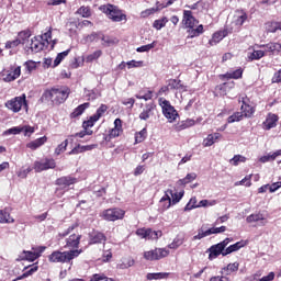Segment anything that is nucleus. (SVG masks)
Listing matches in <instances>:
<instances>
[{"instance_id": "nucleus-1", "label": "nucleus", "mask_w": 281, "mask_h": 281, "mask_svg": "<svg viewBox=\"0 0 281 281\" xmlns=\"http://www.w3.org/2000/svg\"><path fill=\"white\" fill-rule=\"evenodd\" d=\"M80 254H82V249H72L68 251L55 250L48 256V261L65 265L71 262L75 258H78Z\"/></svg>"}, {"instance_id": "nucleus-2", "label": "nucleus", "mask_w": 281, "mask_h": 281, "mask_svg": "<svg viewBox=\"0 0 281 281\" xmlns=\"http://www.w3.org/2000/svg\"><path fill=\"white\" fill-rule=\"evenodd\" d=\"M68 98L69 89L67 88L46 90L42 95V100H45V102H53V104H63Z\"/></svg>"}, {"instance_id": "nucleus-3", "label": "nucleus", "mask_w": 281, "mask_h": 281, "mask_svg": "<svg viewBox=\"0 0 281 281\" xmlns=\"http://www.w3.org/2000/svg\"><path fill=\"white\" fill-rule=\"evenodd\" d=\"M7 109L9 111H12L13 113H19L21 109H25L27 111V100H25V94H22L21 97H15L5 103Z\"/></svg>"}, {"instance_id": "nucleus-4", "label": "nucleus", "mask_w": 281, "mask_h": 281, "mask_svg": "<svg viewBox=\"0 0 281 281\" xmlns=\"http://www.w3.org/2000/svg\"><path fill=\"white\" fill-rule=\"evenodd\" d=\"M159 105L162 109V113H164L165 117L168 119L169 122H175V120H177V117H179V113H177V110H175V106H172V104H170V101H168L164 98H160Z\"/></svg>"}, {"instance_id": "nucleus-5", "label": "nucleus", "mask_w": 281, "mask_h": 281, "mask_svg": "<svg viewBox=\"0 0 281 281\" xmlns=\"http://www.w3.org/2000/svg\"><path fill=\"white\" fill-rule=\"evenodd\" d=\"M102 10L109 16V19L114 21V23L126 21V14L122 13L115 5L108 4L104 5Z\"/></svg>"}, {"instance_id": "nucleus-6", "label": "nucleus", "mask_w": 281, "mask_h": 281, "mask_svg": "<svg viewBox=\"0 0 281 281\" xmlns=\"http://www.w3.org/2000/svg\"><path fill=\"white\" fill-rule=\"evenodd\" d=\"M125 214H126V211L122 209H108L101 213V217L103 218V221L115 222V221H122Z\"/></svg>"}, {"instance_id": "nucleus-7", "label": "nucleus", "mask_w": 281, "mask_h": 281, "mask_svg": "<svg viewBox=\"0 0 281 281\" xmlns=\"http://www.w3.org/2000/svg\"><path fill=\"white\" fill-rule=\"evenodd\" d=\"M229 243H232L231 238H226L224 239L222 243L212 246L209 251V260H214V258H218V256L223 255V256H227L225 255V247H227L229 245Z\"/></svg>"}, {"instance_id": "nucleus-8", "label": "nucleus", "mask_w": 281, "mask_h": 281, "mask_svg": "<svg viewBox=\"0 0 281 281\" xmlns=\"http://www.w3.org/2000/svg\"><path fill=\"white\" fill-rule=\"evenodd\" d=\"M170 256V250L165 248H156L154 250H148L144 252L145 260H161V258H168Z\"/></svg>"}, {"instance_id": "nucleus-9", "label": "nucleus", "mask_w": 281, "mask_h": 281, "mask_svg": "<svg viewBox=\"0 0 281 281\" xmlns=\"http://www.w3.org/2000/svg\"><path fill=\"white\" fill-rule=\"evenodd\" d=\"M54 168H56V160H54V158L36 160L33 165V170H35V172H43L45 170H52Z\"/></svg>"}, {"instance_id": "nucleus-10", "label": "nucleus", "mask_w": 281, "mask_h": 281, "mask_svg": "<svg viewBox=\"0 0 281 281\" xmlns=\"http://www.w3.org/2000/svg\"><path fill=\"white\" fill-rule=\"evenodd\" d=\"M45 249H46L45 246H41L37 248H32V250H30V251L24 250L20 255V260H27L29 262H34V260H37V258H41V254H43V251H45Z\"/></svg>"}, {"instance_id": "nucleus-11", "label": "nucleus", "mask_w": 281, "mask_h": 281, "mask_svg": "<svg viewBox=\"0 0 281 281\" xmlns=\"http://www.w3.org/2000/svg\"><path fill=\"white\" fill-rule=\"evenodd\" d=\"M136 234L140 237V238H146L147 240H157V238H161V232H155L150 228L146 229V228H138L136 231Z\"/></svg>"}, {"instance_id": "nucleus-12", "label": "nucleus", "mask_w": 281, "mask_h": 281, "mask_svg": "<svg viewBox=\"0 0 281 281\" xmlns=\"http://www.w3.org/2000/svg\"><path fill=\"white\" fill-rule=\"evenodd\" d=\"M247 19H248V15H247V12H245V10H237L233 15L232 23L238 30L243 27V25H245V21H247Z\"/></svg>"}, {"instance_id": "nucleus-13", "label": "nucleus", "mask_w": 281, "mask_h": 281, "mask_svg": "<svg viewBox=\"0 0 281 281\" xmlns=\"http://www.w3.org/2000/svg\"><path fill=\"white\" fill-rule=\"evenodd\" d=\"M182 23L187 29H192V27H196V25H199V20H196V18H194V15L192 14V11L184 10Z\"/></svg>"}, {"instance_id": "nucleus-14", "label": "nucleus", "mask_w": 281, "mask_h": 281, "mask_svg": "<svg viewBox=\"0 0 281 281\" xmlns=\"http://www.w3.org/2000/svg\"><path fill=\"white\" fill-rule=\"evenodd\" d=\"M45 43H43L41 41V37H33L31 38V41L29 42V46L26 47V49H30L33 54H38V52H43V49L45 48Z\"/></svg>"}, {"instance_id": "nucleus-15", "label": "nucleus", "mask_w": 281, "mask_h": 281, "mask_svg": "<svg viewBox=\"0 0 281 281\" xmlns=\"http://www.w3.org/2000/svg\"><path fill=\"white\" fill-rule=\"evenodd\" d=\"M80 238H82V235L71 234L66 239V245L64 246L65 249H78V247L80 246Z\"/></svg>"}, {"instance_id": "nucleus-16", "label": "nucleus", "mask_w": 281, "mask_h": 281, "mask_svg": "<svg viewBox=\"0 0 281 281\" xmlns=\"http://www.w3.org/2000/svg\"><path fill=\"white\" fill-rule=\"evenodd\" d=\"M278 115L273 113H269L266 121L263 122V128L266 131H271V128H276L278 126Z\"/></svg>"}, {"instance_id": "nucleus-17", "label": "nucleus", "mask_w": 281, "mask_h": 281, "mask_svg": "<svg viewBox=\"0 0 281 281\" xmlns=\"http://www.w3.org/2000/svg\"><path fill=\"white\" fill-rule=\"evenodd\" d=\"M227 36V31H218L213 34L212 38L209 41V45L214 47V45H218Z\"/></svg>"}, {"instance_id": "nucleus-18", "label": "nucleus", "mask_w": 281, "mask_h": 281, "mask_svg": "<svg viewBox=\"0 0 281 281\" xmlns=\"http://www.w3.org/2000/svg\"><path fill=\"white\" fill-rule=\"evenodd\" d=\"M172 189H168L165 191V195L160 199L159 203H166L162 205L164 210H170V206L172 205Z\"/></svg>"}, {"instance_id": "nucleus-19", "label": "nucleus", "mask_w": 281, "mask_h": 281, "mask_svg": "<svg viewBox=\"0 0 281 281\" xmlns=\"http://www.w3.org/2000/svg\"><path fill=\"white\" fill-rule=\"evenodd\" d=\"M100 243H106V236L100 232H92L90 234V245H98Z\"/></svg>"}, {"instance_id": "nucleus-20", "label": "nucleus", "mask_w": 281, "mask_h": 281, "mask_svg": "<svg viewBox=\"0 0 281 281\" xmlns=\"http://www.w3.org/2000/svg\"><path fill=\"white\" fill-rule=\"evenodd\" d=\"M77 180L74 177H61L59 179L56 180V184L60 186V188H69V186H74V183H76Z\"/></svg>"}, {"instance_id": "nucleus-21", "label": "nucleus", "mask_w": 281, "mask_h": 281, "mask_svg": "<svg viewBox=\"0 0 281 281\" xmlns=\"http://www.w3.org/2000/svg\"><path fill=\"white\" fill-rule=\"evenodd\" d=\"M221 137H222L221 133L209 134L203 140V146L205 147L214 146V144H216V142H218Z\"/></svg>"}, {"instance_id": "nucleus-22", "label": "nucleus", "mask_w": 281, "mask_h": 281, "mask_svg": "<svg viewBox=\"0 0 281 281\" xmlns=\"http://www.w3.org/2000/svg\"><path fill=\"white\" fill-rule=\"evenodd\" d=\"M93 148H98V145H77L68 155H80V153H87L89 150H93Z\"/></svg>"}, {"instance_id": "nucleus-23", "label": "nucleus", "mask_w": 281, "mask_h": 281, "mask_svg": "<svg viewBox=\"0 0 281 281\" xmlns=\"http://www.w3.org/2000/svg\"><path fill=\"white\" fill-rule=\"evenodd\" d=\"M245 246H247V241H237L236 244H233L225 249L224 256H229V254H234V251H238L239 249H243V247Z\"/></svg>"}, {"instance_id": "nucleus-24", "label": "nucleus", "mask_w": 281, "mask_h": 281, "mask_svg": "<svg viewBox=\"0 0 281 281\" xmlns=\"http://www.w3.org/2000/svg\"><path fill=\"white\" fill-rule=\"evenodd\" d=\"M122 133H123V130H122V120L116 119V120L114 121V128H112V130L110 131V137H113V138L120 137V136L122 135Z\"/></svg>"}, {"instance_id": "nucleus-25", "label": "nucleus", "mask_w": 281, "mask_h": 281, "mask_svg": "<svg viewBox=\"0 0 281 281\" xmlns=\"http://www.w3.org/2000/svg\"><path fill=\"white\" fill-rule=\"evenodd\" d=\"M32 34L30 31H22L18 34V41H20V45H24L25 47H30V37Z\"/></svg>"}, {"instance_id": "nucleus-26", "label": "nucleus", "mask_w": 281, "mask_h": 281, "mask_svg": "<svg viewBox=\"0 0 281 281\" xmlns=\"http://www.w3.org/2000/svg\"><path fill=\"white\" fill-rule=\"evenodd\" d=\"M247 223H258L261 222L260 225H267V218H265V215H262V213H255L249 215L246 218Z\"/></svg>"}, {"instance_id": "nucleus-27", "label": "nucleus", "mask_w": 281, "mask_h": 281, "mask_svg": "<svg viewBox=\"0 0 281 281\" xmlns=\"http://www.w3.org/2000/svg\"><path fill=\"white\" fill-rule=\"evenodd\" d=\"M243 104L240 106L241 109V114L245 117H251V115H254V113H256V110H254V106L247 104V100L243 99Z\"/></svg>"}, {"instance_id": "nucleus-28", "label": "nucleus", "mask_w": 281, "mask_h": 281, "mask_svg": "<svg viewBox=\"0 0 281 281\" xmlns=\"http://www.w3.org/2000/svg\"><path fill=\"white\" fill-rule=\"evenodd\" d=\"M47 142V137L43 136L35 140H32L26 144V148H30L31 150H36V148H41L45 143Z\"/></svg>"}, {"instance_id": "nucleus-29", "label": "nucleus", "mask_w": 281, "mask_h": 281, "mask_svg": "<svg viewBox=\"0 0 281 281\" xmlns=\"http://www.w3.org/2000/svg\"><path fill=\"white\" fill-rule=\"evenodd\" d=\"M266 32L270 34H276V32H281V21H271L266 23Z\"/></svg>"}, {"instance_id": "nucleus-30", "label": "nucleus", "mask_w": 281, "mask_h": 281, "mask_svg": "<svg viewBox=\"0 0 281 281\" xmlns=\"http://www.w3.org/2000/svg\"><path fill=\"white\" fill-rule=\"evenodd\" d=\"M21 76V66H18L15 68H12V71H10L5 77L4 81L5 82H12L16 80Z\"/></svg>"}, {"instance_id": "nucleus-31", "label": "nucleus", "mask_w": 281, "mask_h": 281, "mask_svg": "<svg viewBox=\"0 0 281 281\" xmlns=\"http://www.w3.org/2000/svg\"><path fill=\"white\" fill-rule=\"evenodd\" d=\"M153 111H155V106L153 104H147L143 112L139 114V120H150L153 117Z\"/></svg>"}, {"instance_id": "nucleus-32", "label": "nucleus", "mask_w": 281, "mask_h": 281, "mask_svg": "<svg viewBox=\"0 0 281 281\" xmlns=\"http://www.w3.org/2000/svg\"><path fill=\"white\" fill-rule=\"evenodd\" d=\"M101 56H102V50L97 49L88 54L86 57H83V63H95V60H98Z\"/></svg>"}, {"instance_id": "nucleus-33", "label": "nucleus", "mask_w": 281, "mask_h": 281, "mask_svg": "<svg viewBox=\"0 0 281 281\" xmlns=\"http://www.w3.org/2000/svg\"><path fill=\"white\" fill-rule=\"evenodd\" d=\"M0 223H14V218L10 216V209L0 210Z\"/></svg>"}, {"instance_id": "nucleus-34", "label": "nucleus", "mask_w": 281, "mask_h": 281, "mask_svg": "<svg viewBox=\"0 0 281 281\" xmlns=\"http://www.w3.org/2000/svg\"><path fill=\"white\" fill-rule=\"evenodd\" d=\"M203 34V24L198 25L195 29L188 30V38H196V36H201Z\"/></svg>"}, {"instance_id": "nucleus-35", "label": "nucleus", "mask_w": 281, "mask_h": 281, "mask_svg": "<svg viewBox=\"0 0 281 281\" xmlns=\"http://www.w3.org/2000/svg\"><path fill=\"white\" fill-rule=\"evenodd\" d=\"M90 104L89 103H83L80 104L79 106H77L74 112L70 114V117H80V115H82L85 113V111H87V109H89Z\"/></svg>"}, {"instance_id": "nucleus-36", "label": "nucleus", "mask_w": 281, "mask_h": 281, "mask_svg": "<svg viewBox=\"0 0 281 281\" xmlns=\"http://www.w3.org/2000/svg\"><path fill=\"white\" fill-rule=\"evenodd\" d=\"M265 47H266V52H270V54L278 55L281 53L280 43H269Z\"/></svg>"}, {"instance_id": "nucleus-37", "label": "nucleus", "mask_w": 281, "mask_h": 281, "mask_svg": "<svg viewBox=\"0 0 281 281\" xmlns=\"http://www.w3.org/2000/svg\"><path fill=\"white\" fill-rule=\"evenodd\" d=\"M220 78H227L229 80L235 79L238 80V78H243V69H237L233 72H227L225 75H221Z\"/></svg>"}, {"instance_id": "nucleus-38", "label": "nucleus", "mask_w": 281, "mask_h": 281, "mask_svg": "<svg viewBox=\"0 0 281 281\" xmlns=\"http://www.w3.org/2000/svg\"><path fill=\"white\" fill-rule=\"evenodd\" d=\"M159 10H164V7L156 5V8L146 9L140 12V19H148V16L159 12Z\"/></svg>"}, {"instance_id": "nucleus-39", "label": "nucleus", "mask_w": 281, "mask_h": 281, "mask_svg": "<svg viewBox=\"0 0 281 281\" xmlns=\"http://www.w3.org/2000/svg\"><path fill=\"white\" fill-rule=\"evenodd\" d=\"M196 179V173L191 172L188 173L183 179L178 180V186H188V183H192Z\"/></svg>"}, {"instance_id": "nucleus-40", "label": "nucleus", "mask_w": 281, "mask_h": 281, "mask_svg": "<svg viewBox=\"0 0 281 281\" xmlns=\"http://www.w3.org/2000/svg\"><path fill=\"white\" fill-rule=\"evenodd\" d=\"M238 267H240V263L234 262V263H228L227 267L223 268L221 273H225L226 276H229V273H235V271H238Z\"/></svg>"}, {"instance_id": "nucleus-41", "label": "nucleus", "mask_w": 281, "mask_h": 281, "mask_svg": "<svg viewBox=\"0 0 281 281\" xmlns=\"http://www.w3.org/2000/svg\"><path fill=\"white\" fill-rule=\"evenodd\" d=\"M168 272H155V273H147V280H164L168 278Z\"/></svg>"}, {"instance_id": "nucleus-42", "label": "nucleus", "mask_w": 281, "mask_h": 281, "mask_svg": "<svg viewBox=\"0 0 281 281\" xmlns=\"http://www.w3.org/2000/svg\"><path fill=\"white\" fill-rule=\"evenodd\" d=\"M227 87H234V82L227 83H221L218 86H216L215 91H217L220 93V95H226L227 94Z\"/></svg>"}, {"instance_id": "nucleus-43", "label": "nucleus", "mask_w": 281, "mask_h": 281, "mask_svg": "<svg viewBox=\"0 0 281 281\" xmlns=\"http://www.w3.org/2000/svg\"><path fill=\"white\" fill-rule=\"evenodd\" d=\"M108 110L109 106H106L105 104H101L100 108L97 110V113L92 115V120L94 122H98V120H100L101 116L104 115V113H106Z\"/></svg>"}, {"instance_id": "nucleus-44", "label": "nucleus", "mask_w": 281, "mask_h": 281, "mask_svg": "<svg viewBox=\"0 0 281 281\" xmlns=\"http://www.w3.org/2000/svg\"><path fill=\"white\" fill-rule=\"evenodd\" d=\"M183 194H186V191H183V190H181L179 192L172 191V194H171L172 205H177V203H179V201H181L183 199Z\"/></svg>"}, {"instance_id": "nucleus-45", "label": "nucleus", "mask_w": 281, "mask_h": 281, "mask_svg": "<svg viewBox=\"0 0 281 281\" xmlns=\"http://www.w3.org/2000/svg\"><path fill=\"white\" fill-rule=\"evenodd\" d=\"M196 209H199V203L196 201V196H193L184 206V212H190L191 210H196Z\"/></svg>"}, {"instance_id": "nucleus-46", "label": "nucleus", "mask_w": 281, "mask_h": 281, "mask_svg": "<svg viewBox=\"0 0 281 281\" xmlns=\"http://www.w3.org/2000/svg\"><path fill=\"white\" fill-rule=\"evenodd\" d=\"M247 161V158L243 155H235L231 160L229 164L232 166H238V164H245Z\"/></svg>"}, {"instance_id": "nucleus-47", "label": "nucleus", "mask_w": 281, "mask_h": 281, "mask_svg": "<svg viewBox=\"0 0 281 281\" xmlns=\"http://www.w3.org/2000/svg\"><path fill=\"white\" fill-rule=\"evenodd\" d=\"M135 265V259L134 258H124L122 262L120 263V269H128Z\"/></svg>"}, {"instance_id": "nucleus-48", "label": "nucleus", "mask_w": 281, "mask_h": 281, "mask_svg": "<svg viewBox=\"0 0 281 281\" xmlns=\"http://www.w3.org/2000/svg\"><path fill=\"white\" fill-rule=\"evenodd\" d=\"M167 23H168V18H161L159 20H156L153 23V27H155V30H161L162 27H166Z\"/></svg>"}, {"instance_id": "nucleus-49", "label": "nucleus", "mask_w": 281, "mask_h": 281, "mask_svg": "<svg viewBox=\"0 0 281 281\" xmlns=\"http://www.w3.org/2000/svg\"><path fill=\"white\" fill-rule=\"evenodd\" d=\"M218 203L216 200H201L198 203V207H214Z\"/></svg>"}, {"instance_id": "nucleus-50", "label": "nucleus", "mask_w": 281, "mask_h": 281, "mask_svg": "<svg viewBox=\"0 0 281 281\" xmlns=\"http://www.w3.org/2000/svg\"><path fill=\"white\" fill-rule=\"evenodd\" d=\"M20 133H23L22 126H15V127H11V128L4 131L3 135L4 136H8V135H20Z\"/></svg>"}, {"instance_id": "nucleus-51", "label": "nucleus", "mask_w": 281, "mask_h": 281, "mask_svg": "<svg viewBox=\"0 0 281 281\" xmlns=\"http://www.w3.org/2000/svg\"><path fill=\"white\" fill-rule=\"evenodd\" d=\"M66 56H69V50L59 53L54 60L53 67H58V65H60V63H63V60L66 58Z\"/></svg>"}, {"instance_id": "nucleus-52", "label": "nucleus", "mask_w": 281, "mask_h": 281, "mask_svg": "<svg viewBox=\"0 0 281 281\" xmlns=\"http://www.w3.org/2000/svg\"><path fill=\"white\" fill-rule=\"evenodd\" d=\"M183 245V237L177 236L171 244H169V249H179Z\"/></svg>"}, {"instance_id": "nucleus-53", "label": "nucleus", "mask_w": 281, "mask_h": 281, "mask_svg": "<svg viewBox=\"0 0 281 281\" xmlns=\"http://www.w3.org/2000/svg\"><path fill=\"white\" fill-rule=\"evenodd\" d=\"M146 128H143L140 132H137L135 134V144H142V142H144V139H146Z\"/></svg>"}, {"instance_id": "nucleus-54", "label": "nucleus", "mask_w": 281, "mask_h": 281, "mask_svg": "<svg viewBox=\"0 0 281 281\" xmlns=\"http://www.w3.org/2000/svg\"><path fill=\"white\" fill-rule=\"evenodd\" d=\"M251 177H254V175L246 176L243 180L235 182V186H246V188H251Z\"/></svg>"}, {"instance_id": "nucleus-55", "label": "nucleus", "mask_w": 281, "mask_h": 281, "mask_svg": "<svg viewBox=\"0 0 281 281\" xmlns=\"http://www.w3.org/2000/svg\"><path fill=\"white\" fill-rule=\"evenodd\" d=\"M67 146H69V140L65 139L61 144H59L55 149V155H61V153H65L67 150Z\"/></svg>"}, {"instance_id": "nucleus-56", "label": "nucleus", "mask_w": 281, "mask_h": 281, "mask_svg": "<svg viewBox=\"0 0 281 281\" xmlns=\"http://www.w3.org/2000/svg\"><path fill=\"white\" fill-rule=\"evenodd\" d=\"M243 120V112H236L233 115L228 116V124H234V122H240Z\"/></svg>"}, {"instance_id": "nucleus-57", "label": "nucleus", "mask_w": 281, "mask_h": 281, "mask_svg": "<svg viewBox=\"0 0 281 281\" xmlns=\"http://www.w3.org/2000/svg\"><path fill=\"white\" fill-rule=\"evenodd\" d=\"M77 14H80L83 19H89V16H91V9H89V7H81L78 9Z\"/></svg>"}, {"instance_id": "nucleus-58", "label": "nucleus", "mask_w": 281, "mask_h": 281, "mask_svg": "<svg viewBox=\"0 0 281 281\" xmlns=\"http://www.w3.org/2000/svg\"><path fill=\"white\" fill-rule=\"evenodd\" d=\"M98 38H101V41H104V36L100 35V33H92L86 36V43H93V41H98Z\"/></svg>"}, {"instance_id": "nucleus-59", "label": "nucleus", "mask_w": 281, "mask_h": 281, "mask_svg": "<svg viewBox=\"0 0 281 281\" xmlns=\"http://www.w3.org/2000/svg\"><path fill=\"white\" fill-rule=\"evenodd\" d=\"M265 56V50H254L249 58L250 60H260V58H263Z\"/></svg>"}, {"instance_id": "nucleus-60", "label": "nucleus", "mask_w": 281, "mask_h": 281, "mask_svg": "<svg viewBox=\"0 0 281 281\" xmlns=\"http://www.w3.org/2000/svg\"><path fill=\"white\" fill-rule=\"evenodd\" d=\"M137 100H145V102H148V100H153V91H147L146 93H138L136 94Z\"/></svg>"}, {"instance_id": "nucleus-61", "label": "nucleus", "mask_w": 281, "mask_h": 281, "mask_svg": "<svg viewBox=\"0 0 281 281\" xmlns=\"http://www.w3.org/2000/svg\"><path fill=\"white\" fill-rule=\"evenodd\" d=\"M155 45H157V42H153L151 44L140 46L136 49V52L138 53L150 52V49H155Z\"/></svg>"}, {"instance_id": "nucleus-62", "label": "nucleus", "mask_w": 281, "mask_h": 281, "mask_svg": "<svg viewBox=\"0 0 281 281\" xmlns=\"http://www.w3.org/2000/svg\"><path fill=\"white\" fill-rule=\"evenodd\" d=\"M209 236H212V234H223V232H227V227L226 226H221V227H213V228H209Z\"/></svg>"}, {"instance_id": "nucleus-63", "label": "nucleus", "mask_w": 281, "mask_h": 281, "mask_svg": "<svg viewBox=\"0 0 281 281\" xmlns=\"http://www.w3.org/2000/svg\"><path fill=\"white\" fill-rule=\"evenodd\" d=\"M79 25H80V23L72 21V22H68L66 24V27L68 31H70V34H76V30H78Z\"/></svg>"}, {"instance_id": "nucleus-64", "label": "nucleus", "mask_w": 281, "mask_h": 281, "mask_svg": "<svg viewBox=\"0 0 281 281\" xmlns=\"http://www.w3.org/2000/svg\"><path fill=\"white\" fill-rule=\"evenodd\" d=\"M37 37H40V41L45 43V45H49V41H52V32L47 31L42 36H37Z\"/></svg>"}]
</instances>
